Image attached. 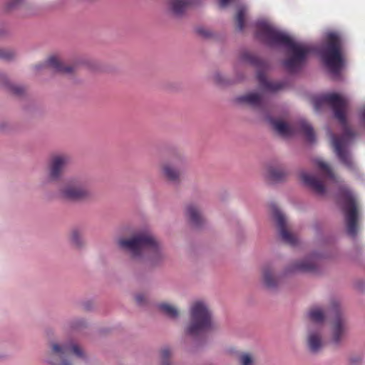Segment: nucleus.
Instances as JSON below:
<instances>
[{
	"label": "nucleus",
	"instance_id": "obj_1",
	"mask_svg": "<svg viewBox=\"0 0 365 365\" xmlns=\"http://www.w3.org/2000/svg\"><path fill=\"white\" fill-rule=\"evenodd\" d=\"M256 37L270 47L286 48L289 58L284 61V68L289 72L302 68L308 55L314 50L307 43L296 41L287 33L279 30L270 21L259 20L255 24Z\"/></svg>",
	"mask_w": 365,
	"mask_h": 365
},
{
	"label": "nucleus",
	"instance_id": "obj_2",
	"mask_svg": "<svg viewBox=\"0 0 365 365\" xmlns=\"http://www.w3.org/2000/svg\"><path fill=\"white\" fill-rule=\"evenodd\" d=\"M324 103L331 106L334 117L339 120L343 130V133L340 137L336 136L330 130H328L336 155L347 168H352L354 164L348 147L353 142L355 134L348 126L345 115L349 99L347 97L336 93H327L314 101L315 110H319Z\"/></svg>",
	"mask_w": 365,
	"mask_h": 365
},
{
	"label": "nucleus",
	"instance_id": "obj_3",
	"mask_svg": "<svg viewBox=\"0 0 365 365\" xmlns=\"http://www.w3.org/2000/svg\"><path fill=\"white\" fill-rule=\"evenodd\" d=\"M117 242L133 259L145 260L152 265L160 264L167 256L162 242L146 230L137 231L128 238H119Z\"/></svg>",
	"mask_w": 365,
	"mask_h": 365
},
{
	"label": "nucleus",
	"instance_id": "obj_4",
	"mask_svg": "<svg viewBox=\"0 0 365 365\" xmlns=\"http://www.w3.org/2000/svg\"><path fill=\"white\" fill-rule=\"evenodd\" d=\"M190 322L185 328V333L196 337L215 327L212 312L209 303L203 299L191 302L188 309Z\"/></svg>",
	"mask_w": 365,
	"mask_h": 365
},
{
	"label": "nucleus",
	"instance_id": "obj_5",
	"mask_svg": "<svg viewBox=\"0 0 365 365\" xmlns=\"http://www.w3.org/2000/svg\"><path fill=\"white\" fill-rule=\"evenodd\" d=\"M73 356L86 361V355L77 343L72 340L52 341L43 359L46 365H75L71 359Z\"/></svg>",
	"mask_w": 365,
	"mask_h": 365
},
{
	"label": "nucleus",
	"instance_id": "obj_6",
	"mask_svg": "<svg viewBox=\"0 0 365 365\" xmlns=\"http://www.w3.org/2000/svg\"><path fill=\"white\" fill-rule=\"evenodd\" d=\"M319 255L312 253L287 267L284 273H276L273 267L264 266L262 268V280L263 284L269 289H276L281 282L284 274L295 272H312L317 270Z\"/></svg>",
	"mask_w": 365,
	"mask_h": 365
},
{
	"label": "nucleus",
	"instance_id": "obj_7",
	"mask_svg": "<svg viewBox=\"0 0 365 365\" xmlns=\"http://www.w3.org/2000/svg\"><path fill=\"white\" fill-rule=\"evenodd\" d=\"M327 43L320 52L322 59L331 75L336 78L339 76L344 66V61L341 52V37L334 31L327 33Z\"/></svg>",
	"mask_w": 365,
	"mask_h": 365
},
{
	"label": "nucleus",
	"instance_id": "obj_8",
	"mask_svg": "<svg viewBox=\"0 0 365 365\" xmlns=\"http://www.w3.org/2000/svg\"><path fill=\"white\" fill-rule=\"evenodd\" d=\"M340 196L342 200V211L345 217L347 234L351 237H355L358 230L356 222L360 217L356 197L345 186L341 187Z\"/></svg>",
	"mask_w": 365,
	"mask_h": 365
},
{
	"label": "nucleus",
	"instance_id": "obj_9",
	"mask_svg": "<svg viewBox=\"0 0 365 365\" xmlns=\"http://www.w3.org/2000/svg\"><path fill=\"white\" fill-rule=\"evenodd\" d=\"M58 195L65 200L76 202L88 197L91 190L84 179L75 178L63 184L58 190Z\"/></svg>",
	"mask_w": 365,
	"mask_h": 365
},
{
	"label": "nucleus",
	"instance_id": "obj_10",
	"mask_svg": "<svg viewBox=\"0 0 365 365\" xmlns=\"http://www.w3.org/2000/svg\"><path fill=\"white\" fill-rule=\"evenodd\" d=\"M187 162L185 158L181 155L173 156L162 166V174L168 181L178 183L180 177L185 170Z\"/></svg>",
	"mask_w": 365,
	"mask_h": 365
},
{
	"label": "nucleus",
	"instance_id": "obj_11",
	"mask_svg": "<svg viewBox=\"0 0 365 365\" xmlns=\"http://www.w3.org/2000/svg\"><path fill=\"white\" fill-rule=\"evenodd\" d=\"M272 215L276 222L281 239L287 244L295 246L298 242L296 235L289 232L287 228V218L276 205H271Z\"/></svg>",
	"mask_w": 365,
	"mask_h": 365
},
{
	"label": "nucleus",
	"instance_id": "obj_12",
	"mask_svg": "<svg viewBox=\"0 0 365 365\" xmlns=\"http://www.w3.org/2000/svg\"><path fill=\"white\" fill-rule=\"evenodd\" d=\"M348 332V326L345 318L339 309L334 311V315L330 324L331 341L339 345L346 337Z\"/></svg>",
	"mask_w": 365,
	"mask_h": 365
},
{
	"label": "nucleus",
	"instance_id": "obj_13",
	"mask_svg": "<svg viewBox=\"0 0 365 365\" xmlns=\"http://www.w3.org/2000/svg\"><path fill=\"white\" fill-rule=\"evenodd\" d=\"M71 158L66 154H57L51 157L48 164V180L57 181L61 179Z\"/></svg>",
	"mask_w": 365,
	"mask_h": 365
},
{
	"label": "nucleus",
	"instance_id": "obj_14",
	"mask_svg": "<svg viewBox=\"0 0 365 365\" xmlns=\"http://www.w3.org/2000/svg\"><path fill=\"white\" fill-rule=\"evenodd\" d=\"M322 333L323 329L321 326L310 325L307 328V345L312 354L319 353L324 346Z\"/></svg>",
	"mask_w": 365,
	"mask_h": 365
},
{
	"label": "nucleus",
	"instance_id": "obj_15",
	"mask_svg": "<svg viewBox=\"0 0 365 365\" xmlns=\"http://www.w3.org/2000/svg\"><path fill=\"white\" fill-rule=\"evenodd\" d=\"M48 68L55 72L63 73H70L73 71V68L66 66L62 59L57 55L50 56L45 61L37 63L34 66V69L36 72Z\"/></svg>",
	"mask_w": 365,
	"mask_h": 365
},
{
	"label": "nucleus",
	"instance_id": "obj_16",
	"mask_svg": "<svg viewBox=\"0 0 365 365\" xmlns=\"http://www.w3.org/2000/svg\"><path fill=\"white\" fill-rule=\"evenodd\" d=\"M339 309L336 304L332 307L328 306L314 305L312 307L308 312L307 317L310 321L317 324H322L324 322L327 317L329 315H334V311Z\"/></svg>",
	"mask_w": 365,
	"mask_h": 365
},
{
	"label": "nucleus",
	"instance_id": "obj_17",
	"mask_svg": "<svg viewBox=\"0 0 365 365\" xmlns=\"http://www.w3.org/2000/svg\"><path fill=\"white\" fill-rule=\"evenodd\" d=\"M302 182L318 195H324L326 188L321 180L306 172L301 173Z\"/></svg>",
	"mask_w": 365,
	"mask_h": 365
},
{
	"label": "nucleus",
	"instance_id": "obj_18",
	"mask_svg": "<svg viewBox=\"0 0 365 365\" xmlns=\"http://www.w3.org/2000/svg\"><path fill=\"white\" fill-rule=\"evenodd\" d=\"M267 120L272 125V128L283 137H289L296 133V127L291 126L283 120L274 119L269 116L267 118Z\"/></svg>",
	"mask_w": 365,
	"mask_h": 365
},
{
	"label": "nucleus",
	"instance_id": "obj_19",
	"mask_svg": "<svg viewBox=\"0 0 365 365\" xmlns=\"http://www.w3.org/2000/svg\"><path fill=\"white\" fill-rule=\"evenodd\" d=\"M195 3L196 0H168V7L173 15L180 17Z\"/></svg>",
	"mask_w": 365,
	"mask_h": 365
},
{
	"label": "nucleus",
	"instance_id": "obj_20",
	"mask_svg": "<svg viewBox=\"0 0 365 365\" xmlns=\"http://www.w3.org/2000/svg\"><path fill=\"white\" fill-rule=\"evenodd\" d=\"M237 101L240 103H245L255 108H262L265 103L262 93L257 92H252L240 96L237 98Z\"/></svg>",
	"mask_w": 365,
	"mask_h": 365
},
{
	"label": "nucleus",
	"instance_id": "obj_21",
	"mask_svg": "<svg viewBox=\"0 0 365 365\" xmlns=\"http://www.w3.org/2000/svg\"><path fill=\"white\" fill-rule=\"evenodd\" d=\"M257 79L262 89L268 92H277L286 86L284 81L271 82L267 81L265 75L260 71L257 73Z\"/></svg>",
	"mask_w": 365,
	"mask_h": 365
},
{
	"label": "nucleus",
	"instance_id": "obj_22",
	"mask_svg": "<svg viewBox=\"0 0 365 365\" xmlns=\"http://www.w3.org/2000/svg\"><path fill=\"white\" fill-rule=\"evenodd\" d=\"M186 215L191 223L195 226L200 225L204 220L201 209L195 204H190L187 207Z\"/></svg>",
	"mask_w": 365,
	"mask_h": 365
},
{
	"label": "nucleus",
	"instance_id": "obj_23",
	"mask_svg": "<svg viewBox=\"0 0 365 365\" xmlns=\"http://www.w3.org/2000/svg\"><path fill=\"white\" fill-rule=\"evenodd\" d=\"M158 310L167 317L172 319H177L179 317L180 312L178 307L168 302H161L157 304Z\"/></svg>",
	"mask_w": 365,
	"mask_h": 365
},
{
	"label": "nucleus",
	"instance_id": "obj_24",
	"mask_svg": "<svg viewBox=\"0 0 365 365\" xmlns=\"http://www.w3.org/2000/svg\"><path fill=\"white\" fill-rule=\"evenodd\" d=\"M297 128L301 130L305 135L307 140L309 143L315 141V135L312 126L305 120L301 119L297 123Z\"/></svg>",
	"mask_w": 365,
	"mask_h": 365
},
{
	"label": "nucleus",
	"instance_id": "obj_25",
	"mask_svg": "<svg viewBox=\"0 0 365 365\" xmlns=\"http://www.w3.org/2000/svg\"><path fill=\"white\" fill-rule=\"evenodd\" d=\"M241 61L245 63H248L257 68H264L266 64L257 56H254L249 52H245L241 56Z\"/></svg>",
	"mask_w": 365,
	"mask_h": 365
},
{
	"label": "nucleus",
	"instance_id": "obj_26",
	"mask_svg": "<svg viewBox=\"0 0 365 365\" xmlns=\"http://www.w3.org/2000/svg\"><path fill=\"white\" fill-rule=\"evenodd\" d=\"M314 163L319 167V168H320L326 174L327 178L331 180L334 183L339 184V180L334 175L329 166L325 162L320 159H316L314 160Z\"/></svg>",
	"mask_w": 365,
	"mask_h": 365
},
{
	"label": "nucleus",
	"instance_id": "obj_27",
	"mask_svg": "<svg viewBox=\"0 0 365 365\" xmlns=\"http://www.w3.org/2000/svg\"><path fill=\"white\" fill-rule=\"evenodd\" d=\"M247 9L244 6H241L238 9L237 14L236 16V21L237 28L240 31H242L245 26V16L246 14Z\"/></svg>",
	"mask_w": 365,
	"mask_h": 365
},
{
	"label": "nucleus",
	"instance_id": "obj_28",
	"mask_svg": "<svg viewBox=\"0 0 365 365\" xmlns=\"http://www.w3.org/2000/svg\"><path fill=\"white\" fill-rule=\"evenodd\" d=\"M285 172L282 169L280 168H269L268 171L269 178L274 181H278L282 180L285 176Z\"/></svg>",
	"mask_w": 365,
	"mask_h": 365
},
{
	"label": "nucleus",
	"instance_id": "obj_29",
	"mask_svg": "<svg viewBox=\"0 0 365 365\" xmlns=\"http://www.w3.org/2000/svg\"><path fill=\"white\" fill-rule=\"evenodd\" d=\"M71 241L74 246L81 247L83 245L81 232L77 230H73L71 234Z\"/></svg>",
	"mask_w": 365,
	"mask_h": 365
},
{
	"label": "nucleus",
	"instance_id": "obj_30",
	"mask_svg": "<svg viewBox=\"0 0 365 365\" xmlns=\"http://www.w3.org/2000/svg\"><path fill=\"white\" fill-rule=\"evenodd\" d=\"M240 365H255V361L252 356L247 354H242L239 356Z\"/></svg>",
	"mask_w": 365,
	"mask_h": 365
},
{
	"label": "nucleus",
	"instance_id": "obj_31",
	"mask_svg": "<svg viewBox=\"0 0 365 365\" xmlns=\"http://www.w3.org/2000/svg\"><path fill=\"white\" fill-rule=\"evenodd\" d=\"M4 78V79H5V83H4V85L6 86H7L11 91H12L13 93L17 94V95H20L21 93H23L24 91V89L23 88H21V86H16V85H14L11 83H9L6 76H2Z\"/></svg>",
	"mask_w": 365,
	"mask_h": 365
},
{
	"label": "nucleus",
	"instance_id": "obj_32",
	"mask_svg": "<svg viewBox=\"0 0 365 365\" xmlns=\"http://www.w3.org/2000/svg\"><path fill=\"white\" fill-rule=\"evenodd\" d=\"M171 356V351L169 348H165L161 351V365H170L169 358Z\"/></svg>",
	"mask_w": 365,
	"mask_h": 365
},
{
	"label": "nucleus",
	"instance_id": "obj_33",
	"mask_svg": "<svg viewBox=\"0 0 365 365\" xmlns=\"http://www.w3.org/2000/svg\"><path fill=\"white\" fill-rule=\"evenodd\" d=\"M15 56V53L10 51L6 49H1L0 48V58L5 59V60H10L13 58Z\"/></svg>",
	"mask_w": 365,
	"mask_h": 365
},
{
	"label": "nucleus",
	"instance_id": "obj_34",
	"mask_svg": "<svg viewBox=\"0 0 365 365\" xmlns=\"http://www.w3.org/2000/svg\"><path fill=\"white\" fill-rule=\"evenodd\" d=\"M135 300L139 306H144L146 304L147 298L143 294H137L135 296Z\"/></svg>",
	"mask_w": 365,
	"mask_h": 365
},
{
	"label": "nucleus",
	"instance_id": "obj_35",
	"mask_svg": "<svg viewBox=\"0 0 365 365\" xmlns=\"http://www.w3.org/2000/svg\"><path fill=\"white\" fill-rule=\"evenodd\" d=\"M213 78H214V81L218 83V84H224L227 81H225L224 76L222 74H221L220 73H215L214 75H213Z\"/></svg>",
	"mask_w": 365,
	"mask_h": 365
},
{
	"label": "nucleus",
	"instance_id": "obj_36",
	"mask_svg": "<svg viewBox=\"0 0 365 365\" xmlns=\"http://www.w3.org/2000/svg\"><path fill=\"white\" fill-rule=\"evenodd\" d=\"M197 32L203 37H209L211 34L209 31L206 30L204 28H197Z\"/></svg>",
	"mask_w": 365,
	"mask_h": 365
},
{
	"label": "nucleus",
	"instance_id": "obj_37",
	"mask_svg": "<svg viewBox=\"0 0 365 365\" xmlns=\"http://www.w3.org/2000/svg\"><path fill=\"white\" fill-rule=\"evenodd\" d=\"M359 118L361 125L365 127V107L361 110Z\"/></svg>",
	"mask_w": 365,
	"mask_h": 365
},
{
	"label": "nucleus",
	"instance_id": "obj_38",
	"mask_svg": "<svg viewBox=\"0 0 365 365\" xmlns=\"http://www.w3.org/2000/svg\"><path fill=\"white\" fill-rule=\"evenodd\" d=\"M23 0H11L9 3V6L10 8H14V7H16L18 5L20 4V3Z\"/></svg>",
	"mask_w": 365,
	"mask_h": 365
},
{
	"label": "nucleus",
	"instance_id": "obj_39",
	"mask_svg": "<svg viewBox=\"0 0 365 365\" xmlns=\"http://www.w3.org/2000/svg\"><path fill=\"white\" fill-rule=\"evenodd\" d=\"M230 1L231 0H219L220 6L222 8H225L228 5V4L230 2Z\"/></svg>",
	"mask_w": 365,
	"mask_h": 365
}]
</instances>
